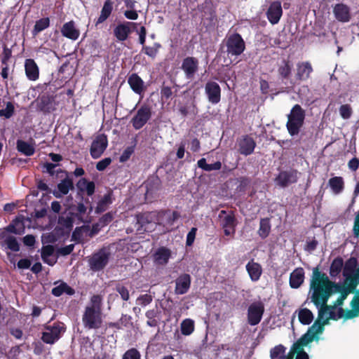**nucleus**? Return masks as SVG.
Returning a JSON list of instances; mask_svg holds the SVG:
<instances>
[{"instance_id":"nucleus-9","label":"nucleus","mask_w":359,"mask_h":359,"mask_svg":"<svg viewBox=\"0 0 359 359\" xmlns=\"http://www.w3.org/2000/svg\"><path fill=\"white\" fill-rule=\"evenodd\" d=\"M264 313V305L259 301L252 303L248 309V323L252 326L258 325Z\"/></svg>"},{"instance_id":"nucleus-25","label":"nucleus","mask_w":359,"mask_h":359,"mask_svg":"<svg viewBox=\"0 0 359 359\" xmlns=\"http://www.w3.org/2000/svg\"><path fill=\"white\" fill-rule=\"evenodd\" d=\"M313 72V67L309 62H302L297 65L296 79L299 81H306L309 79Z\"/></svg>"},{"instance_id":"nucleus-58","label":"nucleus","mask_w":359,"mask_h":359,"mask_svg":"<svg viewBox=\"0 0 359 359\" xmlns=\"http://www.w3.org/2000/svg\"><path fill=\"white\" fill-rule=\"evenodd\" d=\"M153 297L151 294H144L140 295L137 299V303L142 306H146L151 303Z\"/></svg>"},{"instance_id":"nucleus-62","label":"nucleus","mask_w":359,"mask_h":359,"mask_svg":"<svg viewBox=\"0 0 359 359\" xmlns=\"http://www.w3.org/2000/svg\"><path fill=\"white\" fill-rule=\"evenodd\" d=\"M111 163V158H105L100 161L96 164V169L98 171L104 170Z\"/></svg>"},{"instance_id":"nucleus-44","label":"nucleus","mask_w":359,"mask_h":359,"mask_svg":"<svg viewBox=\"0 0 359 359\" xmlns=\"http://www.w3.org/2000/svg\"><path fill=\"white\" fill-rule=\"evenodd\" d=\"M194 321L192 319H184L180 325L181 333L185 336L190 335L194 331Z\"/></svg>"},{"instance_id":"nucleus-38","label":"nucleus","mask_w":359,"mask_h":359,"mask_svg":"<svg viewBox=\"0 0 359 359\" xmlns=\"http://www.w3.org/2000/svg\"><path fill=\"white\" fill-rule=\"evenodd\" d=\"M53 252L54 248L53 245H47L43 246L41 248V258L45 263L48 264L50 266H53L56 262V259H48V257H50L53 254Z\"/></svg>"},{"instance_id":"nucleus-32","label":"nucleus","mask_w":359,"mask_h":359,"mask_svg":"<svg viewBox=\"0 0 359 359\" xmlns=\"http://www.w3.org/2000/svg\"><path fill=\"white\" fill-rule=\"evenodd\" d=\"M78 189L81 191H86L88 196H92L95 192V185L91 181H88L86 178L80 179L76 184Z\"/></svg>"},{"instance_id":"nucleus-48","label":"nucleus","mask_w":359,"mask_h":359,"mask_svg":"<svg viewBox=\"0 0 359 359\" xmlns=\"http://www.w3.org/2000/svg\"><path fill=\"white\" fill-rule=\"evenodd\" d=\"M219 217L221 224H233L235 217L231 211L226 212L225 210L220 211Z\"/></svg>"},{"instance_id":"nucleus-19","label":"nucleus","mask_w":359,"mask_h":359,"mask_svg":"<svg viewBox=\"0 0 359 359\" xmlns=\"http://www.w3.org/2000/svg\"><path fill=\"white\" fill-rule=\"evenodd\" d=\"M238 145L239 153L244 156H248L254 152L256 142L252 137L246 135L238 141Z\"/></svg>"},{"instance_id":"nucleus-41","label":"nucleus","mask_w":359,"mask_h":359,"mask_svg":"<svg viewBox=\"0 0 359 359\" xmlns=\"http://www.w3.org/2000/svg\"><path fill=\"white\" fill-rule=\"evenodd\" d=\"M198 167L205 171L219 170L222 168V163L220 161H216L214 163L208 164L206 162V159L202 158L197 162Z\"/></svg>"},{"instance_id":"nucleus-22","label":"nucleus","mask_w":359,"mask_h":359,"mask_svg":"<svg viewBox=\"0 0 359 359\" xmlns=\"http://www.w3.org/2000/svg\"><path fill=\"white\" fill-rule=\"evenodd\" d=\"M25 72L27 79L29 81H35L39 78V68L33 59L25 60Z\"/></svg>"},{"instance_id":"nucleus-6","label":"nucleus","mask_w":359,"mask_h":359,"mask_svg":"<svg viewBox=\"0 0 359 359\" xmlns=\"http://www.w3.org/2000/svg\"><path fill=\"white\" fill-rule=\"evenodd\" d=\"M46 331L43 332L41 339L46 344H53L57 341L61 333L65 331V324L61 322H55L53 325L45 327Z\"/></svg>"},{"instance_id":"nucleus-4","label":"nucleus","mask_w":359,"mask_h":359,"mask_svg":"<svg viewBox=\"0 0 359 359\" xmlns=\"http://www.w3.org/2000/svg\"><path fill=\"white\" fill-rule=\"evenodd\" d=\"M225 46L229 56H239L245 50V43L238 33L229 35L226 39Z\"/></svg>"},{"instance_id":"nucleus-39","label":"nucleus","mask_w":359,"mask_h":359,"mask_svg":"<svg viewBox=\"0 0 359 359\" xmlns=\"http://www.w3.org/2000/svg\"><path fill=\"white\" fill-rule=\"evenodd\" d=\"M17 149L19 152L27 156L33 155L35 151V149L32 144L21 140L17 141Z\"/></svg>"},{"instance_id":"nucleus-59","label":"nucleus","mask_w":359,"mask_h":359,"mask_svg":"<svg viewBox=\"0 0 359 359\" xmlns=\"http://www.w3.org/2000/svg\"><path fill=\"white\" fill-rule=\"evenodd\" d=\"M12 56V50L11 48H8L6 46H4L2 57H1V63L4 65H7L8 60Z\"/></svg>"},{"instance_id":"nucleus-10","label":"nucleus","mask_w":359,"mask_h":359,"mask_svg":"<svg viewBox=\"0 0 359 359\" xmlns=\"http://www.w3.org/2000/svg\"><path fill=\"white\" fill-rule=\"evenodd\" d=\"M108 146L107 136L104 134H100L96 136L93 141L90 153L93 158L97 159L100 158L104 153Z\"/></svg>"},{"instance_id":"nucleus-60","label":"nucleus","mask_w":359,"mask_h":359,"mask_svg":"<svg viewBox=\"0 0 359 359\" xmlns=\"http://www.w3.org/2000/svg\"><path fill=\"white\" fill-rule=\"evenodd\" d=\"M134 152L133 147H128L121 154L119 158V161L121 163L127 161Z\"/></svg>"},{"instance_id":"nucleus-49","label":"nucleus","mask_w":359,"mask_h":359,"mask_svg":"<svg viewBox=\"0 0 359 359\" xmlns=\"http://www.w3.org/2000/svg\"><path fill=\"white\" fill-rule=\"evenodd\" d=\"M103 297L101 294H93L90 299V305L86 308H92L95 310L102 311Z\"/></svg>"},{"instance_id":"nucleus-33","label":"nucleus","mask_w":359,"mask_h":359,"mask_svg":"<svg viewBox=\"0 0 359 359\" xmlns=\"http://www.w3.org/2000/svg\"><path fill=\"white\" fill-rule=\"evenodd\" d=\"M51 293L55 297H60L64 293L72 296L75 294V290L68 285L67 283L62 282L59 285L52 289Z\"/></svg>"},{"instance_id":"nucleus-2","label":"nucleus","mask_w":359,"mask_h":359,"mask_svg":"<svg viewBox=\"0 0 359 359\" xmlns=\"http://www.w3.org/2000/svg\"><path fill=\"white\" fill-rule=\"evenodd\" d=\"M180 217L177 211L170 210L145 212L137 215V224H172Z\"/></svg>"},{"instance_id":"nucleus-29","label":"nucleus","mask_w":359,"mask_h":359,"mask_svg":"<svg viewBox=\"0 0 359 359\" xmlns=\"http://www.w3.org/2000/svg\"><path fill=\"white\" fill-rule=\"evenodd\" d=\"M153 257L156 264L165 265L170 257V251L165 247H161L154 252Z\"/></svg>"},{"instance_id":"nucleus-63","label":"nucleus","mask_w":359,"mask_h":359,"mask_svg":"<svg viewBox=\"0 0 359 359\" xmlns=\"http://www.w3.org/2000/svg\"><path fill=\"white\" fill-rule=\"evenodd\" d=\"M47 215V208L43 207L40 210L34 209V211L31 214V217L35 219L43 218Z\"/></svg>"},{"instance_id":"nucleus-53","label":"nucleus","mask_w":359,"mask_h":359,"mask_svg":"<svg viewBox=\"0 0 359 359\" xmlns=\"http://www.w3.org/2000/svg\"><path fill=\"white\" fill-rule=\"evenodd\" d=\"M5 243L7 245V248L13 251L18 252L20 250V245L16 239L13 236H9L5 239Z\"/></svg>"},{"instance_id":"nucleus-42","label":"nucleus","mask_w":359,"mask_h":359,"mask_svg":"<svg viewBox=\"0 0 359 359\" xmlns=\"http://www.w3.org/2000/svg\"><path fill=\"white\" fill-rule=\"evenodd\" d=\"M299 322L302 325H309L313 320V314L309 309H302L298 313Z\"/></svg>"},{"instance_id":"nucleus-45","label":"nucleus","mask_w":359,"mask_h":359,"mask_svg":"<svg viewBox=\"0 0 359 359\" xmlns=\"http://www.w3.org/2000/svg\"><path fill=\"white\" fill-rule=\"evenodd\" d=\"M160 180L158 177H154L151 180H148L145 182V187H146V194L147 195H151L154 192L158 190L160 188Z\"/></svg>"},{"instance_id":"nucleus-11","label":"nucleus","mask_w":359,"mask_h":359,"mask_svg":"<svg viewBox=\"0 0 359 359\" xmlns=\"http://www.w3.org/2000/svg\"><path fill=\"white\" fill-rule=\"evenodd\" d=\"M37 110L43 112L44 114H50L55 109V97L48 94H43L36 100Z\"/></svg>"},{"instance_id":"nucleus-24","label":"nucleus","mask_w":359,"mask_h":359,"mask_svg":"<svg viewBox=\"0 0 359 359\" xmlns=\"http://www.w3.org/2000/svg\"><path fill=\"white\" fill-rule=\"evenodd\" d=\"M62 35L71 40H76L79 37L80 32L75 27V22L70 20L65 22L61 28Z\"/></svg>"},{"instance_id":"nucleus-28","label":"nucleus","mask_w":359,"mask_h":359,"mask_svg":"<svg viewBox=\"0 0 359 359\" xmlns=\"http://www.w3.org/2000/svg\"><path fill=\"white\" fill-rule=\"evenodd\" d=\"M304 280V271L302 267L294 269L290 276V286L292 288H299Z\"/></svg>"},{"instance_id":"nucleus-61","label":"nucleus","mask_w":359,"mask_h":359,"mask_svg":"<svg viewBox=\"0 0 359 359\" xmlns=\"http://www.w3.org/2000/svg\"><path fill=\"white\" fill-rule=\"evenodd\" d=\"M74 248V244H70L65 247H61L57 250V253L59 255L67 256L70 255Z\"/></svg>"},{"instance_id":"nucleus-5","label":"nucleus","mask_w":359,"mask_h":359,"mask_svg":"<svg viewBox=\"0 0 359 359\" xmlns=\"http://www.w3.org/2000/svg\"><path fill=\"white\" fill-rule=\"evenodd\" d=\"M102 311L86 308L82 316L84 327L89 330L100 328L102 324Z\"/></svg>"},{"instance_id":"nucleus-16","label":"nucleus","mask_w":359,"mask_h":359,"mask_svg":"<svg viewBox=\"0 0 359 359\" xmlns=\"http://www.w3.org/2000/svg\"><path fill=\"white\" fill-rule=\"evenodd\" d=\"M74 226H55V229L50 233L42 235V241L45 243H54L65 236V227L69 231L72 230Z\"/></svg>"},{"instance_id":"nucleus-55","label":"nucleus","mask_w":359,"mask_h":359,"mask_svg":"<svg viewBox=\"0 0 359 359\" xmlns=\"http://www.w3.org/2000/svg\"><path fill=\"white\" fill-rule=\"evenodd\" d=\"M353 113L352 108L350 104H342L339 107V114L342 118L348 119L351 118Z\"/></svg>"},{"instance_id":"nucleus-56","label":"nucleus","mask_w":359,"mask_h":359,"mask_svg":"<svg viewBox=\"0 0 359 359\" xmlns=\"http://www.w3.org/2000/svg\"><path fill=\"white\" fill-rule=\"evenodd\" d=\"M141 355L137 349L131 348L126 351L123 355L122 359H140Z\"/></svg>"},{"instance_id":"nucleus-8","label":"nucleus","mask_w":359,"mask_h":359,"mask_svg":"<svg viewBox=\"0 0 359 359\" xmlns=\"http://www.w3.org/2000/svg\"><path fill=\"white\" fill-rule=\"evenodd\" d=\"M110 254L104 250H100L93 254L89 259V266L93 271H100L105 268L109 260Z\"/></svg>"},{"instance_id":"nucleus-30","label":"nucleus","mask_w":359,"mask_h":359,"mask_svg":"<svg viewBox=\"0 0 359 359\" xmlns=\"http://www.w3.org/2000/svg\"><path fill=\"white\" fill-rule=\"evenodd\" d=\"M246 270L250 279L254 282L257 281L259 279L262 273L261 265L255 262L253 260H251L247 264Z\"/></svg>"},{"instance_id":"nucleus-23","label":"nucleus","mask_w":359,"mask_h":359,"mask_svg":"<svg viewBox=\"0 0 359 359\" xmlns=\"http://www.w3.org/2000/svg\"><path fill=\"white\" fill-rule=\"evenodd\" d=\"M57 190H54L53 194L55 197L60 198L63 195H67L69 190L74 189V182L72 179L69 177H65L59 184H57Z\"/></svg>"},{"instance_id":"nucleus-64","label":"nucleus","mask_w":359,"mask_h":359,"mask_svg":"<svg viewBox=\"0 0 359 359\" xmlns=\"http://www.w3.org/2000/svg\"><path fill=\"white\" fill-rule=\"evenodd\" d=\"M291 351L292 353H296L295 359H309L308 354L304 351V349L300 350L297 348H294V347H291Z\"/></svg>"},{"instance_id":"nucleus-17","label":"nucleus","mask_w":359,"mask_h":359,"mask_svg":"<svg viewBox=\"0 0 359 359\" xmlns=\"http://www.w3.org/2000/svg\"><path fill=\"white\" fill-rule=\"evenodd\" d=\"M325 313V310L320 309L318 311V318L314 322V323L309 327L306 332L310 334H314L316 338V341H318L320 339L319 334H322L325 330V325H327V321H322L323 319V313Z\"/></svg>"},{"instance_id":"nucleus-12","label":"nucleus","mask_w":359,"mask_h":359,"mask_svg":"<svg viewBox=\"0 0 359 359\" xmlns=\"http://www.w3.org/2000/svg\"><path fill=\"white\" fill-rule=\"evenodd\" d=\"M182 70L187 79H193L198 69V60L194 57H187L182 62Z\"/></svg>"},{"instance_id":"nucleus-31","label":"nucleus","mask_w":359,"mask_h":359,"mask_svg":"<svg viewBox=\"0 0 359 359\" xmlns=\"http://www.w3.org/2000/svg\"><path fill=\"white\" fill-rule=\"evenodd\" d=\"M332 193L335 195L341 194L344 189V180L342 177H333L328 181Z\"/></svg>"},{"instance_id":"nucleus-27","label":"nucleus","mask_w":359,"mask_h":359,"mask_svg":"<svg viewBox=\"0 0 359 359\" xmlns=\"http://www.w3.org/2000/svg\"><path fill=\"white\" fill-rule=\"evenodd\" d=\"M113 8L114 2L112 0H106L104 2L100 14L95 22L96 27L105 22L109 18L113 11Z\"/></svg>"},{"instance_id":"nucleus-57","label":"nucleus","mask_w":359,"mask_h":359,"mask_svg":"<svg viewBox=\"0 0 359 359\" xmlns=\"http://www.w3.org/2000/svg\"><path fill=\"white\" fill-rule=\"evenodd\" d=\"M172 96V90L171 87L165 86V83H163V86L161 88V98L162 100H168Z\"/></svg>"},{"instance_id":"nucleus-51","label":"nucleus","mask_w":359,"mask_h":359,"mask_svg":"<svg viewBox=\"0 0 359 359\" xmlns=\"http://www.w3.org/2000/svg\"><path fill=\"white\" fill-rule=\"evenodd\" d=\"M161 47V44L158 43H155L154 46H144L142 47V51L149 57L151 58H155L158 54L159 48Z\"/></svg>"},{"instance_id":"nucleus-26","label":"nucleus","mask_w":359,"mask_h":359,"mask_svg":"<svg viewBox=\"0 0 359 359\" xmlns=\"http://www.w3.org/2000/svg\"><path fill=\"white\" fill-rule=\"evenodd\" d=\"M128 83L134 93L141 95L144 90V83L141 77L136 73H133L128 78Z\"/></svg>"},{"instance_id":"nucleus-15","label":"nucleus","mask_w":359,"mask_h":359,"mask_svg":"<svg viewBox=\"0 0 359 359\" xmlns=\"http://www.w3.org/2000/svg\"><path fill=\"white\" fill-rule=\"evenodd\" d=\"M136 22H124L123 23L118 24L114 29L113 33L117 41H126L131 33L130 27L133 26L134 28L137 26Z\"/></svg>"},{"instance_id":"nucleus-35","label":"nucleus","mask_w":359,"mask_h":359,"mask_svg":"<svg viewBox=\"0 0 359 359\" xmlns=\"http://www.w3.org/2000/svg\"><path fill=\"white\" fill-rule=\"evenodd\" d=\"M112 192L109 191L104 194V196L98 201L95 212L97 213H101L104 212L108 206L112 203Z\"/></svg>"},{"instance_id":"nucleus-1","label":"nucleus","mask_w":359,"mask_h":359,"mask_svg":"<svg viewBox=\"0 0 359 359\" xmlns=\"http://www.w3.org/2000/svg\"><path fill=\"white\" fill-rule=\"evenodd\" d=\"M339 288L340 285L330 280L327 274L320 271L318 266L313 268L310 283V298L318 311L323 309L325 310L322 321H327V325L330 320H337L344 316L343 308L339 307L336 313L335 306L327 305L330 297L336 292H339Z\"/></svg>"},{"instance_id":"nucleus-13","label":"nucleus","mask_w":359,"mask_h":359,"mask_svg":"<svg viewBox=\"0 0 359 359\" xmlns=\"http://www.w3.org/2000/svg\"><path fill=\"white\" fill-rule=\"evenodd\" d=\"M283 15V8L280 1H272L266 12V16L271 25L279 22Z\"/></svg>"},{"instance_id":"nucleus-47","label":"nucleus","mask_w":359,"mask_h":359,"mask_svg":"<svg viewBox=\"0 0 359 359\" xmlns=\"http://www.w3.org/2000/svg\"><path fill=\"white\" fill-rule=\"evenodd\" d=\"M285 347L279 344L273 347L270 351V357L271 359H283L285 353Z\"/></svg>"},{"instance_id":"nucleus-20","label":"nucleus","mask_w":359,"mask_h":359,"mask_svg":"<svg viewBox=\"0 0 359 359\" xmlns=\"http://www.w3.org/2000/svg\"><path fill=\"white\" fill-rule=\"evenodd\" d=\"M175 293L177 295L186 294L191 287V278L188 273H182L175 280Z\"/></svg>"},{"instance_id":"nucleus-37","label":"nucleus","mask_w":359,"mask_h":359,"mask_svg":"<svg viewBox=\"0 0 359 359\" xmlns=\"http://www.w3.org/2000/svg\"><path fill=\"white\" fill-rule=\"evenodd\" d=\"M342 269H344V260L341 257H337L331 263L330 275L332 277H336L340 273Z\"/></svg>"},{"instance_id":"nucleus-21","label":"nucleus","mask_w":359,"mask_h":359,"mask_svg":"<svg viewBox=\"0 0 359 359\" xmlns=\"http://www.w3.org/2000/svg\"><path fill=\"white\" fill-rule=\"evenodd\" d=\"M333 13L335 18L341 22H348L351 18L350 8L343 4H337L333 8Z\"/></svg>"},{"instance_id":"nucleus-14","label":"nucleus","mask_w":359,"mask_h":359,"mask_svg":"<svg viewBox=\"0 0 359 359\" xmlns=\"http://www.w3.org/2000/svg\"><path fill=\"white\" fill-rule=\"evenodd\" d=\"M297 180L298 171L294 169L281 171L276 178V183L282 187H285L290 184L296 183Z\"/></svg>"},{"instance_id":"nucleus-43","label":"nucleus","mask_w":359,"mask_h":359,"mask_svg":"<svg viewBox=\"0 0 359 359\" xmlns=\"http://www.w3.org/2000/svg\"><path fill=\"white\" fill-rule=\"evenodd\" d=\"M357 259L354 257L348 259L344 264L343 276L349 278L355 271Z\"/></svg>"},{"instance_id":"nucleus-52","label":"nucleus","mask_w":359,"mask_h":359,"mask_svg":"<svg viewBox=\"0 0 359 359\" xmlns=\"http://www.w3.org/2000/svg\"><path fill=\"white\" fill-rule=\"evenodd\" d=\"M115 290L118 292L122 300L127 302L130 299V293L127 287L121 283H117L115 286Z\"/></svg>"},{"instance_id":"nucleus-40","label":"nucleus","mask_w":359,"mask_h":359,"mask_svg":"<svg viewBox=\"0 0 359 359\" xmlns=\"http://www.w3.org/2000/svg\"><path fill=\"white\" fill-rule=\"evenodd\" d=\"M50 26V18H42L36 21L32 34L34 36H36L41 32L43 31Z\"/></svg>"},{"instance_id":"nucleus-36","label":"nucleus","mask_w":359,"mask_h":359,"mask_svg":"<svg viewBox=\"0 0 359 359\" xmlns=\"http://www.w3.org/2000/svg\"><path fill=\"white\" fill-rule=\"evenodd\" d=\"M292 72V65L289 60H283L278 66V73L280 77L283 79H287Z\"/></svg>"},{"instance_id":"nucleus-54","label":"nucleus","mask_w":359,"mask_h":359,"mask_svg":"<svg viewBox=\"0 0 359 359\" xmlns=\"http://www.w3.org/2000/svg\"><path fill=\"white\" fill-rule=\"evenodd\" d=\"M15 111L14 105L11 102H8L6 103V107L5 109H0V116H4L6 118H11Z\"/></svg>"},{"instance_id":"nucleus-3","label":"nucleus","mask_w":359,"mask_h":359,"mask_svg":"<svg viewBox=\"0 0 359 359\" xmlns=\"http://www.w3.org/2000/svg\"><path fill=\"white\" fill-rule=\"evenodd\" d=\"M286 128L290 136L297 135L304 124L306 111L299 104H294L287 116Z\"/></svg>"},{"instance_id":"nucleus-46","label":"nucleus","mask_w":359,"mask_h":359,"mask_svg":"<svg viewBox=\"0 0 359 359\" xmlns=\"http://www.w3.org/2000/svg\"><path fill=\"white\" fill-rule=\"evenodd\" d=\"M354 289H352L350 287H343L340 285L339 291L338 292H340V296L337 299V300L334 302V306H341L343 305L344 300L346 299L348 293L353 292Z\"/></svg>"},{"instance_id":"nucleus-18","label":"nucleus","mask_w":359,"mask_h":359,"mask_svg":"<svg viewBox=\"0 0 359 359\" xmlns=\"http://www.w3.org/2000/svg\"><path fill=\"white\" fill-rule=\"evenodd\" d=\"M205 93L208 100L212 104H217L221 100V88L219 84L214 81H209L205 86Z\"/></svg>"},{"instance_id":"nucleus-7","label":"nucleus","mask_w":359,"mask_h":359,"mask_svg":"<svg viewBox=\"0 0 359 359\" xmlns=\"http://www.w3.org/2000/svg\"><path fill=\"white\" fill-rule=\"evenodd\" d=\"M152 109L149 104H143L137 109L135 115L131 119L133 127L135 130L141 129L151 118Z\"/></svg>"},{"instance_id":"nucleus-50","label":"nucleus","mask_w":359,"mask_h":359,"mask_svg":"<svg viewBox=\"0 0 359 359\" xmlns=\"http://www.w3.org/2000/svg\"><path fill=\"white\" fill-rule=\"evenodd\" d=\"M88 227L90 226H76L74 232L72 233V239L76 243L83 242V233H86V231L88 230Z\"/></svg>"},{"instance_id":"nucleus-34","label":"nucleus","mask_w":359,"mask_h":359,"mask_svg":"<svg viewBox=\"0 0 359 359\" xmlns=\"http://www.w3.org/2000/svg\"><path fill=\"white\" fill-rule=\"evenodd\" d=\"M313 341H316L314 334H310L309 333L306 332L292 344V347L302 350L304 349V346H306Z\"/></svg>"}]
</instances>
